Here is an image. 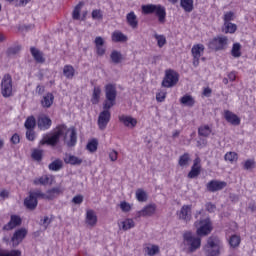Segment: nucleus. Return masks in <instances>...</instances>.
I'll use <instances>...</instances> for the list:
<instances>
[{
    "label": "nucleus",
    "instance_id": "obj_1",
    "mask_svg": "<svg viewBox=\"0 0 256 256\" xmlns=\"http://www.w3.org/2000/svg\"><path fill=\"white\" fill-rule=\"evenodd\" d=\"M70 132V139L66 142L67 147H75L77 145V130L75 127L67 129L65 124H60L55 128L54 133L52 136H44L43 139L40 141L39 145H50L51 147L57 146L59 140L64 135V141L67 139V133Z\"/></svg>",
    "mask_w": 256,
    "mask_h": 256
},
{
    "label": "nucleus",
    "instance_id": "obj_2",
    "mask_svg": "<svg viewBox=\"0 0 256 256\" xmlns=\"http://www.w3.org/2000/svg\"><path fill=\"white\" fill-rule=\"evenodd\" d=\"M223 249V242L218 236H210L203 247L206 256H219Z\"/></svg>",
    "mask_w": 256,
    "mask_h": 256
},
{
    "label": "nucleus",
    "instance_id": "obj_3",
    "mask_svg": "<svg viewBox=\"0 0 256 256\" xmlns=\"http://www.w3.org/2000/svg\"><path fill=\"white\" fill-rule=\"evenodd\" d=\"M142 12L144 15H151L155 13L156 17H158L159 23H165L167 18V10L165 6L161 4H147L142 6Z\"/></svg>",
    "mask_w": 256,
    "mask_h": 256
},
{
    "label": "nucleus",
    "instance_id": "obj_4",
    "mask_svg": "<svg viewBox=\"0 0 256 256\" xmlns=\"http://www.w3.org/2000/svg\"><path fill=\"white\" fill-rule=\"evenodd\" d=\"M194 227H196V235H198V237H207V235H211V231H213V222H211V218L207 217L195 221Z\"/></svg>",
    "mask_w": 256,
    "mask_h": 256
},
{
    "label": "nucleus",
    "instance_id": "obj_5",
    "mask_svg": "<svg viewBox=\"0 0 256 256\" xmlns=\"http://www.w3.org/2000/svg\"><path fill=\"white\" fill-rule=\"evenodd\" d=\"M105 97L103 109L115 107V101H117V87L114 84H107L105 86Z\"/></svg>",
    "mask_w": 256,
    "mask_h": 256
},
{
    "label": "nucleus",
    "instance_id": "obj_6",
    "mask_svg": "<svg viewBox=\"0 0 256 256\" xmlns=\"http://www.w3.org/2000/svg\"><path fill=\"white\" fill-rule=\"evenodd\" d=\"M39 197L41 199L45 197V194L41 192V190L29 192V196L24 199V207H26V209H28L29 211H35V209H37V205L39 204V202L37 201Z\"/></svg>",
    "mask_w": 256,
    "mask_h": 256
},
{
    "label": "nucleus",
    "instance_id": "obj_7",
    "mask_svg": "<svg viewBox=\"0 0 256 256\" xmlns=\"http://www.w3.org/2000/svg\"><path fill=\"white\" fill-rule=\"evenodd\" d=\"M229 43V38L227 36H216L209 40L207 47L210 51H224L227 49V44Z\"/></svg>",
    "mask_w": 256,
    "mask_h": 256
},
{
    "label": "nucleus",
    "instance_id": "obj_8",
    "mask_svg": "<svg viewBox=\"0 0 256 256\" xmlns=\"http://www.w3.org/2000/svg\"><path fill=\"white\" fill-rule=\"evenodd\" d=\"M179 83V73L173 69H168L165 71V76L162 80V87L167 89L175 87Z\"/></svg>",
    "mask_w": 256,
    "mask_h": 256
},
{
    "label": "nucleus",
    "instance_id": "obj_9",
    "mask_svg": "<svg viewBox=\"0 0 256 256\" xmlns=\"http://www.w3.org/2000/svg\"><path fill=\"white\" fill-rule=\"evenodd\" d=\"M184 243L189 245L191 253L197 251L201 247V238L193 236L191 232H185L183 235Z\"/></svg>",
    "mask_w": 256,
    "mask_h": 256
},
{
    "label": "nucleus",
    "instance_id": "obj_10",
    "mask_svg": "<svg viewBox=\"0 0 256 256\" xmlns=\"http://www.w3.org/2000/svg\"><path fill=\"white\" fill-rule=\"evenodd\" d=\"M2 96L7 98L13 95V79L9 74H5L1 82Z\"/></svg>",
    "mask_w": 256,
    "mask_h": 256
},
{
    "label": "nucleus",
    "instance_id": "obj_11",
    "mask_svg": "<svg viewBox=\"0 0 256 256\" xmlns=\"http://www.w3.org/2000/svg\"><path fill=\"white\" fill-rule=\"evenodd\" d=\"M104 110L100 112L98 116V127L101 131H105L107 129V125H109V121H111V108H103Z\"/></svg>",
    "mask_w": 256,
    "mask_h": 256
},
{
    "label": "nucleus",
    "instance_id": "obj_12",
    "mask_svg": "<svg viewBox=\"0 0 256 256\" xmlns=\"http://www.w3.org/2000/svg\"><path fill=\"white\" fill-rule=\"evenodd\" d=\"M176 215L180 221L184 223H189L192 219V206L183 205L179 211L176 212Z\"/></svg>",
    "mask_w": 256,
    "mask_h": 256
},
{
    "label": "nucleus",
    "instance_id": "obj_13",
    "mask_svg": "<svg viewBox=\"0 0 256 256\" xmlns=\"http://www.w3.org/2000/svg\"><path fill=\"white\" fill-rule=\"evenodd\" d=\"M204 51H205V46L203 44H196L192 47L191 49V53L193 57L192 63L195 67H199V61Z\"/></svg>",
    "mask_w": 256,
    "mask_h": 256
},
{
    "label": "nucleus",
    "instance_id": "obj_14",
    "mask_svg": "<svg viewBox=\"0 0 256 256\" xmlns=\"http://www.w3.org/2000/svg\"><path fill=\"white\" fill-rule=\"evenodd\" d=\"M25 237H27V229H17L11 238L12 247L19 246L23 242V239H25Z\"/></svg>",
    "mask_w": 256,
    "mask_h": 256
},
{
    "label": "nucleus",
    "instance_id": "obj_15",
    "mask_svg": "<svg viewBox=\"0 0 256 256\" xmlns=\"http://www.w3.org/2000/svg\"><path fill=\"white\" fill-rule=\"evenodd\" d=\"M157 213V204L152 203L146 205L142 210L136 212V217L141 218V217H153Z\"/></svg>",
    "mask_w": 256,
    "mask_h": 256
},
{
    "label": "nucleus",
    "instance_id": "obj_16",
    "mask_svg": "<svg viewBox=\"0 0 256 256\" xmlns=\"http://www.w3.org/2000/svg\"><path fill=\"white\" fill-rule=\"evenodd\" d=\"M227 187V182L220 180H211L206 184V189L209 193H216V191H223Z\"/></svg>",
    "mask_w": 256,
    "mask_h": 256
},
{
    "label": "nucleus",
    "instance_id": "obj_17",
    "mask_svg": "<svg viewBox=\"0 0 256 256\" xmlns=\"http://www.w3.org/2000/svg\"><path fill=\"white\" fill-rule=\"evenodd\" d=\"M51 125H53V121L49 116L42 114L37 118V127L40 131H47L51 129Z\"/></svg>",
    "mask_w": 256,
    "mask_h": 256
},
{
    "label": "nucleus",
    "instance_id": "obj_18",
    "mask_svg": "<svg viewBox=\"0 0 256 256\" xmlns=\"http://www.w3.org/2000/svg\"><path fill=\"white\" fill-rule=\"evenodd\" d=\"M23 223V219H21V216L19 215H11L10 221L3 226V231H13V229H16V227H21V224Z\"/></svg>",
    "mask_w": 256,
    "mask_h": 256
},
{
    "label": "nucleus",
    "instance_id": "obj_19",
    "mask_svg": "<svg viewBox=\"0 0 256 256\" xmlns=\"http://www.w3.org/2000/svg\"><path fill=\"white\" fill-rule=\"evenodd\" d=\"M201 175V158L197 157L193 161L190 172L188 173V179H197Z\"/></svg>",
    "mask_w": 256,
    "mask_h": 256
},
{
    "label": "nucleus",
    "instance_id": "obj_20",
    "mask_svg": "<svg viewBox=\"0 0 256 256\" xmlns=\"http://www.w3.org/2000/svg\"><path fill=\"white\" fill-rule=\"evenodd\" d=\"M224 119L227 121V123H230V125H241V118L229 110L224 111Z\"/></svg>",
    "mask_w": 256,
    "mask_h": 256
},
{
    "label": "nucleus",
    "instance_id": "obj_21",
    "mask_svg": "<svg viewBox=\"0 0 256 256\" xmlns=\"http://www.w3.org/2000/svg\"><path fill=\"white\" fill-rule=\"evenodd\" d=\"M119 121L123 123L125 127H129L130 129H135V127H137V119L133 118L132 116H119Z\"/></svg>",
    "mask_w": 256,
    "mask_h": 256
},
{
    "label": "nucleus",
    "instance_id": "obj_22",
    "mask_svg": "<svg viewBox=\"0 0 256 256\" xmlns=\"http://www.w3.org/2000/svg\"><path fill=\"white\" fill-rule=\"evenodd\" d=\"M61 193H63V188L55 187L48 190L46 194H44V197H42V199H48L49 201H53V199L58 197V195H61Z\"/></svg>",
    "mask_w": 256,
    "mask_h": 256
},
{
    "label": "nucleus",
    "instance_id": "obj_23",
    "mask_svg": "<svg viewBox=\"0 0 256 256\" xmlns=\"http://www.w3.org/2000/svg\"><path fill=\"white\" fill-rule=\"evenodd\" d=\"M64 163H66V165H81V163H83V159L73 155V154H65L64 157Z\"/></svg>",
    "mask_w": 256,
    "mask_h": 256
},
{
    "label": "nucleus",
    "instance_id": "obj_24",
    "mask_svg": "<svg viewBox=\"0 0 256 256\" xmlns=\"http://www.w3.org/2000/svg\"><path fill=\"white\" fill-rule=\"evenodd\" d=\"M126 21L132 29H137V27H139V21L137 20V15H135V12L133 11L127 14Z\"/></svg>",
    "mask_w": 256,
    "mask_h": 256
},
{
    "label": "nucleus",
    "instance_id": "obj_25",
    "mask_svg": "<svg viewBox=\"0 0 256 256\" xmlns=\"http://www.w3.org/2000/svg\"><path fill=\"white\" fill-rule=\"evenodd\" d=\"M86 223L90 227H95L97 225V215H95V211L88 210L86 213Z\"/></svg>",
    "mask_w": 256,
    "mask_h": 256
},
{
    "label": "nucleus",
    "instance_id": "obj_26",
    "mask_svg": "<svg viewBox=\"0 0 256 256\" xmlns=\"http://www.w3.org/2000/svg\"><path fill=\"white\" fill-rule=\"evenodd\" d=\"M127 40V35L123 34L121 31H114L112 33V41L114 43H125Z\"/></svg>",
    "mask_w": 256,
    "mask_h": 256
},
{
    "label": "nucleus",
    "instance_id": "obj_27",
    "mask_svg": "<svg viewBox=\"0 0 256 256\" xmlns=\"http://www.w3.org/2000/svg\"><path fill=\"white\" fill-rule=\"evenodd\" d=\"M30 52L32 57H34L36 63H43L45 61V58L43 57V52H40L39 49L31 47Z\"/></svg>",
    "mask_w": 256,
    "mask_h": 256
},
{
    "label": "nucleus",
    "instance_id": "obj_28",
    "mask_svg": "<svg viewBox=\"0 0 256 256\" xmlns=\"http://www.w3.org/2000/svg\"><path fill=\"white\" fill-rule=\"evenodd\" d=\"M55 99V96H53L52 93H47L42 101H41V105L42 107H45L46 109H49V107H51V105H53V101Z\"/></svg>",
    "mask_w": 256,
    "mask_h": 256
},
{
    "label": "nucleus",
    "instance_id": "obj_29",
    "mask_svg": "<svg viewBox=\"0 0 256 256\" xmlns=\"http://www.w3.org/2000/svg\"><path fill=\"white\" fill-rule=\"evenodd\" d=\"M211 133H213V130L211 129V127H209V125H202L198 128L199 137L207 138L211 135Z\"/></svg>",
    "mask_w": 256,
    "mask_h": 256
},
{
    "label": "nucleus",
    "instance_id": "obj_30",
    "mask_svg": "<svg viewBox=\"0 0 256 256\" xmlns=\"http://www.w3.org/2000/svg\"><path fill=\"white\" fill-rule=\"evenodd\" d=\"M110 59L114 65H119L123 61V54L117 50H113L110 54Z\"/></svg>",
    "mask_w": 256,
    "mask_h": 256
},
{
    "label": "nucleus",
    "instance_id": "obj_31",
    "mask_svg": "<svg viewBox=\"0 0 256 256\" xmlns=\"http://www.w3.org/2000/svg\"><path fill=\"white\" fill-rule=\"evenodd\" d=\"M228 243L232 249H237V247H239V245H241V236H239L237 234L232 235L229 238Z\"/></svg>",
    "mask_w": 256,
    "mask_h": 256
},
{
    "label": "nucleus",
    "instance_id": "obj_32",
    "mask_svg": "<svg viewBox=\"0 0 256 256\" xmlns=\"http://www.w3.org/2000/svg\"><path fill=\"white\" fill-rule=\"evenodd\" d=\"M83 5H85L84 2H79L73 12H72V18L74 19V21H79V19H81V9H83Z\"/></svg>",
    "mask_w": 256,
    "mask_h": 256
},
{
    "label": "nucleus",
    "instance_id": "obj_33",
    "mask_svg": "<svg viewBox=\"0 0 256 256\" xmlns=\"http://www.w3.org/2000/svg\"><path fill=\"white\" fill-rule=\"evenodd\" d=\"M63 75L66 79H73L75 77V68L71 65H65L63 68Z\"/></svg>",
    "mask_w": 256,
    "mask_h": 256
},
{
    "label": "nucleus",
    "instance_id": "obj_34",
    "mask_svg": "<svg viewBox=\"0 0 256 256\" xmlns=\"http://www.w3.org/2000/svg\"><path fill=\"white\" fill-rule=\"evenodd\" d=\"M180 103L181 105H185V107H193L195 105V99L193 96L186 94L180 99Z\"/></svg>",
    "mask_w": 256,
    "mask_h": 256
},
{
    "label": "nucleus",
    "instance_id": "obj_35",
    "mask_svg": "<svg viewBox=\"0 0 256 256\" xmlns=\"http://www.w3.org/2000/svg\"><path fill=\"white\" fill-rule=\"evenodd\" d=\"M50 171H61L63 169V160L56 159L48 166Z\"/></svg>",
    "mask_w": 256,
    "mask_h": 256
},
{
    "label": "nucleus",
    "instance_id": "obj_36",
    "mask_svg": "<svg viewBox=\"0 0 256 256\" xmlns=\"http://www.w3.org/2000/svg\"><path fill=\"white\" fill-rule=\"evenodd\" d=\"M180 7H182L186 13H191V11H193V0H180Z\"/></svg>",
    "mask_w": 256,
    "mask_h": 256
},
{
    "label": "nucleus",
    "instance_id": "obj_37",
    "mask_svg": "<svg viewBox=\"0 0 256 256\" xmlns=\"http://www.w3.org/2000/svg\"><path fill=\"white\" fill-rule=\"evenodd\" d=\"M24 127L27 130L35 129V127H37L35 116H29L24 123Z\"/></svg>",
    "mask_w": 256,
    "mask_h": 256
},
{
    "label": "nucleus",
    "instance_id": "obj_38",
    "mask_svg": "<svg viewBox=\"0 0 256 256\" xmlns=\"http://www.w3.org/2000/svg\"><path fill=\"white\" fill-rule=\"evenodd\" d=\"M189 161H191V155H189V153H184L179 157L178 165L180 167H187L189 165Z\"/></svg>",
    "mask_w": 256,
    "mask_h": 256
},
{
    "label": "nucleus",
    "instance_id": "obj_39",
    "mask_svg": "<svg viewBox=\"0 0 256 256\" xmlns=\"http://www.w3.org/2000/svg\"><path fill=\"white\" fill-rule=\"evenodd\" d=\"M99 99H101V88L94 87L92 99H91L93 105H97V103H99Z\"/></svg>",
    "mask_w": 256,
    "mask_h": 256
},
{
    "label": "nucleus",
    "instance_id": "obj_40",
    "mask_svg": "<svg viewBox=\"0 0 256 256\" xmlns=\"http://www.w3.org/2000/svg\"><path fill=\"white\" fill-rule=\"evenodd\" d=\"M237 31V24H233L231 22L224 23V33H230L233 35Z\"/></svg>",
    "mask_w": 256,
    "mask_h": 256
},
{
    "label": "nucleus",
    "instance_id": "obj_41",
    "mask_svg": "<svg viewBox=\"0 0 256 256\" xmlns=\"http://www.w3.org/2000/svg\"><path fill=\"white\" fill-rule=\"evenodd\" d=\"M144 251L149 256H155L159 253V246L157 245H150L144 248Z\"/></svg>",
    "mask_w": 256,
    "mask_h": 256
},
{
    "label": "nucleus",
    "instance_id": "obj_42",
    "mask_svg": "<svg viewBox=\"0 0 256 256\" xmlns=\"http://www.w3.org/2000/svg\"><path fill=\"white\" fill-rule=\"evenodd\" d=\"M136 199L140 203H145V201H147V192H145V190H143L141 188L137 189L136 190Z\"/></svg>",
    "mask_w": 256,
    "mask_h": 256
},
{
    "label": "nucleus",
    "instance_id": "obj_43",
    "mask_svg": "<svg viewBox=\"0 0 256 256\" xmlns=\"http://www.w3.org/2000/svg\"><path fill=\"white\" fill-rule=\"evenodd\" d=\"M225 161H229V163H235L239 159V155L236 152H227L224 156Z\"/></svg>",
    "mask_w": 256,
    "mask_h": 256
},
{
    "label": "nucleus",
    "instance_id": "obj_44",
    "mask_svg": "<svg viewBox=\"0 0 256 256\" xmlns=\"http://www.w3.org/2000/svg\"><path fill=\"white\" fill-rule=\"evenodd\" d=\"M232 57L239 58L241 57V44L240 43H234L232 50H231Z\"/></svg>",
    "mask_w": 256,
    "mask_h": 256
},
{
    "label": "nucleus",
    "instance_id": "obj_45",
    "mask_svg": "<svg viewBox=\"0 0 256 256\" xmlns=\"http://www.w3.org/2000/svg\"><path fill=\"white\" fill-rule=\"evenodd\" d=\"M8 57H15V55H19L21 53V46H12L7 49Z\"/></svg>",
    "mask_w": 256,
    "mask_h": 256
},
{
    "label": "nucleus",
    "instance_id": "obj_46",
    "mask_svg": "<svg viewBox=\"0 0 256 256\" xmlns=\"http://www.w3.org/2000/svg\"><path fill=\"white\" fill-rule=\"evenodd\" d=\"M135 227V221L133 219H126L122 222L123 231H129V229H133Z\"/></svg>",
    "mask_w": 256,
    "mask_h": 256
},
{
    "label": "nucleus",
    "instance_id": "obj_47",
    "mask_svg": "<svg viewBox=\"0 0 256 256\" xmlns=\"http://www.w3.org/2000/svg\"><path fill=\"white\" fill-rule=\"evenodd\" d=\"M97 147H99V142L97 141V139H92L90 142H88L86 146L90 153H95V151H97Z\"/></svg>",
    "mask_w": 256,
    "mask_h": 256
},
{
    "label": "nucleus",
    "instance_id": "obj_48",
    "mask_svg": "<svg viewBox=\"0 0 256 256\" xmlns=\"http://www.w3.org/2000/svg\"><path fill=\"white\" fill-rule=\"evenodd\" d=\"M32 159L34 161H42L43 160V150L34 149L31 154Z\"/></svg>",
    "mask_w": 256,
    "mask_h": 256
},
{
    "label": "nucleus",
    "instance_id": "obj_49",
    "mask_svg": "<svg viewBox=\"0 0 256 256\" xmlns=\"http://www.w3.org/2000/svg\"><path fill=\"white\" fill-rule=\"evenodd\" d=\"M34 185H48L49 184V176L45 175L40 178H36L33 181Z\"/></svg>",
    "mask_w": 256,
    "mask_h": 256
},
{
    "label": "nucleus",
    "instance_id": "obj_50",
    "mask_svg": "<svg viewBox=\"0 0 256 256\" xmlns=\"http://www.w3.org/2000/svg\"><path fill=\"white\" fill-rule=\"evenodd\" d=\"M154 37L157 40L158 47L161 48L167 44V38L164 35L155 34Z\"/></svg>",
    "mask_w": 256,
    "mask_h": 256
},
{
    "label": "nucleus",
    "instance_id": "obj_51",
    "mask_svg": "<svg viewBox=\"0 0 256 256\" xmlns=\"http://www.w3.org/2000/svg\"><path fill=\"white\" fill-rule=\"evenodd\" d=\"M0 256H21L20 250L5 251L0 250Z\"/></svg>",
    "mask_w": 256,
    "mask_h": 256
},
{
    "label": "nucleus",
    "instance_id": "obj_52",
    "mask_svg": "<svg viewBox=\"0 0 256 256\" xmlns=\"http://www.w3.org/2000/svg\"><path fill=\"white\" fill-rule=\"evenodd\" d=\"M224 23H231L235 21V13L233 11L226 12L223 17Z\"/></svg>",
    "mask_w": 256,
    "mask_h": 256
},
{
    "label": "nucleus",
    "instance_id": "obj_53",
    "mask_svg": "<svg viewBox=\"0 0 256 256\" xmlns=\"http://www.w3.org/2000/svg\"><path fill=\"white\" fill-rule=\"evenodd\" d=\"M243 167L246 171H249V169H253L255 167V160H251V159L246 160L244 162Z\"/></svg>",
    "mask_w": 256,
    "mask_h": 256
},
{
    "label": "nucleus",
    "instance_id": "obj_54",
    "mask_svg": "<svg viewBox=\"0 0 256 256\" xmlns=\"http://www.w3.org/2000/svg\"><path fill=\"white\" fill-rule=\"evenodd\" d=\"M92 19H97V20L103 19V12L99 9L93 10Z\"/></svg>",
    "mask_w": 256,
    "mask_h": 256
},
{
    "label": "nucleus",
    "instance_id": "obj_55",
    "mask_svg": "<svg viewBox=\"0 0 256 256\" xmlns=\"http://www.w3.org/2000/svg\"><path fill=\"white\" fill-rule=\"evenodd\" d=\"M106 51H107V48L105 47V45L96 46V53L99 57H103V55H105Z\"/></svg>",
    "mask_w": 256,
    "mask_h": 256
},
{
    "label": "nucleus",
    "instance_id": "obj_56",
    "mask_svg": "<svg viewBox=\"0 0 256 256\" xmlns=\"http://www.w3.org/2000/svg\"><path fill=\"white\" fill-rule=\"evenodd\" d=\"M206 207V211H208V213H215L217 206L211 202H208L205 204Z\"/></svg>",
    "mask_w": 256,
    "mask_h": 256
},
{
    "label": "nucleus",
    "instance_id": "obj_57",
    "mask_svg": "<svg viewBox=\"0 0 256 256\" xmlns=\"http://www.w3.org/2000/svg\"><path fill=\"white\" fill-rule=\"evenodd\" d=\"M26 139H28V141H35V129L26 131Z\"/></svg>",
    "mask_w": 256,
    "mask_h": 256
},
{
    "label": "nucleus",
    "instance_id": "obj_58",
    "mask_svg": "<svg viewBox=\"0 0 256 256\" xmlns=\"http://www.w3.org/2000/svg\"><path fill=\"white\" fill-rule=\"evenodd\" d=\"M120 208L124 213H129V211H131V205L127 202H121Z\"/></svg>",
    "mask_w": 256,
    "mask_h": 256
},
{
    "label": "nucleus",
    "instance_id": "obj_59",
    "mask_svg": "<svg viewBox=\"0 0 256 256\" xmlns=\"http://www.w3.org/2000/svg\"><path fill=\"white\" fill-rule=\"evenodd\" d=\"M72 203H74L75 205H81V203H83V195L74 196L72 199Z\"/></svg>",
    "mask_w": 256,
    "mask_h": 256
},
{
    "label": "nucleus",
    "instance_id": "obj_60",
    "mask_svg": "<svg viewBox=\"0 0 256 256\" xmlns=\"http://www.w3.org/2000/svg\"><path fill=\"white\" fill-rule=\"evenodd\" d=\"M95 47L105 45V40L101 36H97L94 40Z\"/></svg>",
    "mask_w": 256,
    "mask_h": 256
},
{
    "label": "nucleus",
    "instance_id": "obj_61",
    "mask_svg": "<svg viewBox=\"0 0 256 256\" xmlns=\"http://www.w3.org/2000/svg\"><path fill=\"white\" fill-rule=\"evenodd\" d=\"M11 143H13V145H17L20 143L21 138L19 137V134L15 133L11 139H10Z\"/></svg>",
    "mask_w": 256,
    "mask_h": 256
},
{
    "label": "nucleus",
    "instance_id": "obj_62",
    "mask_svg": "<svg viewBox=\"0 0 256 256\" xmlns=\"http://www.w3.org/2000/svg\"><path fill=\"white\" fill-rule=\"evenodd\" d=\"M165 93L164 92H159L156 94V101H158V103H163V101H165Z\"/></svg>",
    "mask_w": 256,
    "mask_h": 256
},
{
    "label": "nucleus",
    "instance_id": "obj_63",
    "mask_svg": "<svg viewBox=\"0 0 256 256\" xmlns=\"http://www.w3.org/2000/svg\"><path fill=\"white\" fill-rule=\"evenodd\" d=\"M118 153L117 151L115 150H112L110 153H109V159L113 162L117 161V157H118Z\"/></svg>",
    "mask_w": 256,
    "mask_h": 256
},
{
    "label": "nucleus",
    "instance_id": "obj_64",
    "mask_svg": "<svg viewBox=\"0 0 256 256\" xmlns=\"http://www.w3.org/2000/svg\"><path fill=\"white\" fill-rule=\"evenodd\" d=\"M51 224V219H49V216L44 217L43 220H41V225H44L47 229V226Z\"/></svg>",
    "mask_w": 256,
    "mask_h": 256
}]
</instances>
